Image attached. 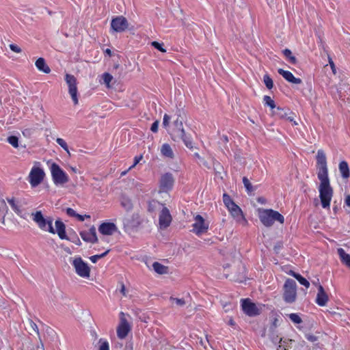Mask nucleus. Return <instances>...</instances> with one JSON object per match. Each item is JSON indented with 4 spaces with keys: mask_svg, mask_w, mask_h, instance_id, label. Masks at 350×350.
I'll list each match as a JSON object with an SVG mask.
<instances>
[{
    "mask_svg": "<svg viewBox=\"0 0 350 350\" xmlns=\"http://www.w3.org/2000/svg\"><path fill=\"white\" fill-rule=\"evenodd\" d=\"M109 252V250H107L106 252L100 254L92 256L90 257V260H91L92 262L96 263L99 259L105 257Z\"/></svg>",
    "mask_w": 350,
    "mask_h": 350,
    "instance_id": "40",
    "label": "nucleus"
},
{
    "mask_svg": "<svg viewBox=\"0 0 350 350\" xmlns=\"http://www.w3.org/2000/svg\"><path fill=\"white\" fill-rule=\"evenodd\" d=\"M10 46V49L13 51V52H15V53H19L21 52V49L17 45L14 44H10L9 45Z\"/></svg>",
    "mask_w": 350,
    "mask_h": 350,
    "instance_id": "51",
    "label": "nucleus"
},
{
    "mask_svg": "<svg viewBox=\"0 0 350 350\" xmlns=\"http://www.w3.org/2000/svg\"><path fill=\"white\" fill-rule=\"evenodd\" d=\"M65 80L68 86V92L72 98L74 105H76L79 103L77 79L72 75L66 74L65 76Z\"/></svg>",
    "mask_w": 350,
    "mask_h": 350,
    "instance_id": "8",
    "label": "nucleus"
},
{
    "mask_svg": "<svg viewBox=\"0 0 350 350\" xmlns=\"http://www.w3.org/2000/svg\"><path fill=\"white\" fill-rule=\"evenodd\" d=\"M339 171L343 178H347L349 177V167L346 161H343L339 163Z\"/></svg>",
    "mask_w": 350,
    "mask_h": 350,
    "instance_id": "25",
    "label": "nucleus"
},
{
    "mask_svg": "<svg viewBox=\"0 0 350 350\" xmlns=\"http://www.w3.org/2000/svg\"><path fill=\"white\" fill-rule=\"evenodd\" d=\"M105 53H107L109 55H111V50L109 49H107L105 50Z\"/></svg>",
    "mask_w": 350,
    "mask_h": 350,
    "instance_id": "64",
    "label": "nucleus"
},
{
    "mask_svg": "<svg viewBox=\"0 0 350 350\" xmlns=\"http://www.w3.org/2000/svg\"><path fill=\"white\" fill-rule=\"evenodd\" d=\"M223 201L227 208L235 204L231 198L226 193H224L223 195Z\"/></svg>",
    "mask_w": 350,
    "mask_h": 350,
    "instance_id": "34",
    "label": "nucleus"
},
{
    "mask_svg": "<svg viewBox=\"0 0 350 350\" xmlns=\"http://www.w3.org/2000/svg\"><path fill=\"white\" fill-rule=\"evenodd\" d=\"M98 230L102 234L112 235L117 230V227L113 223H103Z\"/></svg>",
    "mask_w": 350,
    "mask_h": 350,
    "instance_id": "19",
    "label": "nucleus"
},
{
    "mask_svg": "<svg viewBox=\"0 0 350 350\" xmlns=\"http://www.w3.org/2000/svg\"><path fill=\"white\" fill-rule=\"evenodd\" d=\"M329 64H330V66H331V68H332L333 72H335V67H334V62L332 61H329Z\"/></svg>",
    "mask_w": 350,
    "mask_h": 350,
    "instance_id": "62",
    "label": "nucleus"
},
{
    "mask_svg": "<svg viewBox=\"0 0 350 350\" xmlns=\"http://www.w3.org/2000/svg\"><path fill=\"white\" fill-rule=\"evenodd\" d=\"M291 275L294 278H295L301 285L304 286L307 288H309L310 282L306 278L302 277L300 274L295 273V272H292Z\"/></svg>",
    "mask_w": 350,
    "mask_h": 350,
    "instance_id": "32",
    "label": "nucleus"
},
{
    "mask_svg": "<svg viewBox=\"0 0 350 350\" xmlns=\"http://www.w3.org/2000/svg\"><path fill=\"white\" fill-rule=\"evenodd\" d=\"M152 268L159 274H165L167 272V267L158 262H154L152 264Z\"/></svg>",
    "mask_w": 350,
    "mask_h": 350,
    "instance_id": "29",
    "label": "nucleus"
},
{
    "mask_svg": "<svg viewBox=\"0 0 350 350\" xmlns=\"http://www.w3.org/2000/svg\"><path fill=\"white\" fill-rule=\"evenodd\" d=\"M292 342H287L286 343L282 342L279 345L278 350H288L291 348V345Z\"/></svg>",
    "mask_w": 350,
    "mask_h": 350,
    "instance_id": "48",
    "label": "nucleus"
},
{
    "mask_svg": "<svg viewBox=\"0 0 350 350\" xmlns=\"http://www.w3.org/2000/svg\"><path fill=\"white\" fill-rule=\"evenodd\" d=\"M31 215L33 220L41 230L55 234V229L53 227V219L51 217L44 218L41 211H36L32 213Z\"/></svg>",
    "mask_w": 350,
    "mask_h": 350,
    "instance_id": "4",
    "label": "nucleus"
},
{
    "mask_svg": "<svg viewBox=\"0 0 350 350\" xmlns=\"http://www.w3.org/2000/svg\"><path fill=\"white\" fill-rule=\"evenodd\" d=\"M228 325L234 326L235 325V323L232 319H230L228 321Z\"/></svg>",
    "mask_w": 350,
    "mask_h": 350,
    "instance_id": "63",
    "label": "nucleus"
},
{
    "mask_svg": "<svg viewBox=\"0 0 350 350\" xmlns=\"http://www.w3.org/2000/svg\"><path fill=\"white\" fill-rule=\"evenodd\" d=\"M288 317L294 323L299 324L302 322L301 317L296 313H291L288 314Z\"/></svg>",
    "mask_w": 350,
    "mask_h": 350,
    "instance_id": "42",
    "label": "nucleus"
},
{
    "mask_svg": "<svg viewBox=\"0 0 350 350\" xmlns=\"http://www.w3.org/2000/svg\"><path fill=\"white\" fill-rule=\"evenodd\" d=\"M151 45L154 46L155 49H158L162 53H165L166 50L163 48V44L159 43L157 41H154L151 43Z\"/></svg>",
    "mask_w": 350,
    "mask_h": 350,
    "instance_id": "45",
    "label": "nucleus"
},
{
    "mask_svg": "<svg viewBox=\"0 0 350 350\" xmlns=\"http://www.w3.org/2000/svg\"><path fill=\"white\" fill-rule=\"evenodd\" d=\"M271 338L273 343H274L275 345H280L282 342L286 343L287 342L293 341L291 339L280 338L278 336H275L273 334L271 336Z\"/></svg>",
    "mask_w": 350,
    "mask_h": 350,
    "instance_id": "33",
    "label": "nucleus"
},
{
    "mask_svg": "<svg viewBox=\"0 0 350 350\" xmlns=\"http://www.w3.org/2000/svg\"><path fill=\"white\" fill-rule=\"evenodd\" d=\"M56 142L64 150L69 153L68 147L66 142L62 138H57Z\"/></svg>",
    "mask_w": 350,
    "mask_h": 350,
    "instance_id": "44",
    "label": "nucleus"
},
{
    "mask_svg": "<svg viewBox=\"0 0 350 350\" xmlns=\"http://www.w3.org/2000/svg\"><path fill=\"white\" fill-rule=\"evenodd\" d=\"M170 116L167 114H165L163 116V126L165 128H167L169 126V123L170 121Z\"/></svg>",
    "mask_w": 350,
    "mask_h": 350,
    "instance_id": "49",
    "label": "nucleus"
},
{
    "mask_svg": "<svg viewBox=\"0 0 350 350\" xmlns=\"http://www.w3.org/2000/svg\"><path fill=\"white\" fill-rule=\"evenodd\" d=\"M8 142L14 148H17L18 146V138L16 136H10L8 138Z\"/></svg>",
    "mask_w": 350,
    "mask_h": 350,
    "instance_id": "43",
    "label": "nucleus"
},
{
    "mask_svg": "<svg viewBox=\"0 0 350 350\" xmlns=\"http://www.w3.org/2000/svg\"><path fill=\"white\" fill-rule=\"evenodd\" d=\"M273 113L281 118H286L288 115L287 113L284 111L283 109H281L280 107H278L276 111H274Z\"/></svg>",
    "mask_w": 350,
    "mask_h": 350,
    "instance_id": "46",
    "label": "nucleus"
},
{
    "mask_svg": "<svg viewBox=\"0 0 350 350\" xmlns=\"http://www.w3.org/2000/svg\"><path fill=\"white\" fill-rule=\"evenodd\" d=\"M120 321L117 327V335L120 339H124L127 336L128 333L131 330V327L125 319L124 313L121 312L120 313Z\"/></svg>",
    "mask_w": 350,
    "mask_h": 350,
    "instance_id": "11",
    "label": "nucleus"
},
{
    "mask_svg": "<svg viewBox=\"0 0 350 350\" xmlns=\"http://www.w3.org/2000/svg\"><path fill=\"white\" fill-rule=\"evenodd\" d=\"M112 29L116 32H122L128 28V21L124 16H117L111 23Z\"/></svg>",
    "mask_w": 350,
    "mask_h": 350,
    "instance_id": "14",
    "label": "nucleus"
},
{
    "mask_svg": "<svg viewBox=\"0 0 350 350\" xmlns=\"http://www.w3.org/2000/svg\"><path fill=\"white\" fill-rule=\"evenodd\" d=\"M243 183L244 185V187L248 193H251L254 191V188L252 187V185L250 182L249 179L247 177L243 178Z\"/></svg>",
    "mask_w": 350,
    "mask_h": 350,
    "instance_id": "35",
    "label": "nucleus"
},
{
    "mask_svg": "<svg viewBox=\"0 0 350 350\" xmlns=\"http://www.w3.org/2000/svg\"><path fill=\"white\" fill-rule=\"evenodd\" d=\"M161 152L163 156L172 159L174 158V152L171 146L168 144H164L161 146Z\"/></svg>",
    "mask_w": 350,
    "mask_h": 350,
    "instance_id": "27",
    "label": "nucleus"
},
{
    "mask_svg": "<svg viewBox=\"0 0 350 350\" xmlns=\"http://www.w3.org/2000/svg\"><path fill=\"white\" fill-rule=\"evenodd\" d=\"M103 83L107 88H110V82L113 79V76L108 72H105L102 76Z\"/></svg>",
    "mask_w": 350,
    "mask_h": 350,
    "instance_id": "37",
    "label": "nucleus"
},
{
    "mask_svg": "<svg viewBox=\"0 0 350 350\" xmlns=\"http://www.w3.org/2000/svg\"><path fill=\"white\" fill-rule=\"evenodd\" d=\"M284 55L286 58V59L293 64H296L297 63V59L296 57L293 55L292 52L290 49H286L283 50L282 51Z\"/></svg>",
    "mask_w": 350,
    "mask_h": 350,
    "instance_id": "31",
    "label": "nucleus"
},
{
    "mask_svg": "<svg viewBox=\"0 0 350 350\" xmlns=\"http://www.w3.org/2000/svg\"><path fill=\"white\" fill-rule=\"evenodd\" d=\"M263 101L265 105L269 107L271 109H273L275 108V102L269 96H265Z\"/></svg>",
    "mask_w": 350,
    "mask_h": 350,
    "instance_id": "36",
    "label": "nucleus"
},
{
    "mask_svg": "<svg viewBox=\"0 0 350 350\" xmlns=\"http://www.w3.org/2000/svg\"><path fill=\"white\" fill-rule=\"evenodd\" d=\"M305 337L307 340L312 342L317 340V337L312 334H306Z\"/></svg>",
    "mask_w": 350,
    "mask_h": 350,
    "instance_id": "52",
    "label": "nucleus"
},
{
    "mask_svg": "<svg viewBox=\"0 0 350 350\" xmlns=\"http://www.w3.org/2000/svg\"><path fill=\"white\" fill-rule=\"evenodd\" d=\"M80 236L84 241L95 243L98 241L96 228L93 226L88 230L80 232Z\"/></svg>",
    "mask_w": 350,
    "mask_h": 350,
    "instance_id": "15",
    "label": "nucleus"
},
{
    "mask_svg": "<svg viewBox=\"0 0 350 350\" xmlns=\"http://www.w3.org/2000/svg\"><path fill=\"white\" fill-rule=\"evenodd\" d=\"M297 296L296 282L291 279L286 280L284 285V299L286 302L293 303L295 301Z\"/></svg>",
    "mask_w": 350,
    "mask_h": 350,
    "instance_id": "6",
    "label": "nucleus"
},
{
    "mask_svg": "<svg viewBox=\"0 0 350 350\" xmlns=\"http://www.w3.org/2000/svg\"><path fill=\"white\" fill-rule=\"evenodd\" d=\"M99 342L100 343L99 350H109V345L107 341L100 339Z\"/></svg>",
    "mask_w": 350,
    "mask_h": 350,
    "instance_id": "47",
    "label": "nucleus"
},
{
    "mask_svg": "<svg viewBox=\"0 0 350 350\" xmlns=\"http://www.w3.org/2000/svg\"><path fill=\"white\" fill-rule=\"evenodd\" d=\"M172 216L169 209L167 207L163 206L159 213V224L160 228H167L172 222Z\"/></svg>",
    "mask_w": 350,
    "mask_h": 350,
    "instance_id": "13",
    "label": "nucleus"
},
{
    "mask_svg": "<svg viewBox=\"0 0 350 350\" xmlns=\"http://www.w3.org/2000/svg\"><path fill=\"white\" fill-rule=\"evenodd\" d=\"M45 176L44 170L36 166H33L29 174V182L32 187H36L41 183Z\"/></svg>",
    "mask_w": 350,
    "mask_h": 350,
    "instance_id": "7",
    "label": "nucleus"
},
{
    "mask_svg": "<svg viewBox=\"0 0 350 350\" xmlns=\"http://www.w3.org/2000/svg\"><path fill=\"white\" fill-rule=\"evenodd\" d=\"M317 176L320 180L319 187V197L323 208H327L330 206L333 196V189L330 186L328 177L327 159L323 150H319L317 154Z\"/></svg>",
    "mask_w": 350,
    "mask_h": 350,
    "instance_id": "1",
    "label": "nucleus"
},
{
    "mask_svg": "<svg viewBox=\"0 0 350 350\" xmlns=\"http://www.w3.org/2000/svg\"><path fill=\"white\" fill-rule=\"evenodd\" d=\"M242 309L243 312L249 316H255L258 314V309L254 303H252L247 299H244L242 301Z\"/></svg>",
    "mask_w": 350,
    "mask_h": 350,
    "instance_id": "17",
    "label": "nucleus"
},
{
    "mask_svg": "<svg viewBox=\"0 0 350 350\" xmlns=\"http://www.w3.org/2000/svg\"><path fill=\"white\" fill-rule=\"evenodd\" d=\"M144 221V219L138 213H135L131 215H128L124 219V224L129 228H135L139 227Z\"/></svg>",
    "mask_w": 350,
    "mask_h": 350,
    "instance_id": "12",
    "label": "nucleus"
},
{
    "mask_svg": "<svg viewBox=\"0 0 350 350\" xmlns=\"http://www.w3.org/2000/svg\"><path fill=\"white\" fill-rule=\"evenodd\" d=\"M70 263L73 266L76 273L81 278H87L90 277V269L88 265L83 259L78 256L70 258Z\"/></svg>",
    "mask_w": 350,
    "mask_h": 350,
    "instance_id": "5",
    "label": "nucleus"
},
{
    "mask_svg": "<svg viewBox=\"0 0 350 350\" xmlns=\"http://www.w3.org/2000/svg\"><path fill=\"white\" fill-rule=\"evenodd\" d=\"M0 202L2 204V206H3L1 211L3 213V219L1 220V223L4 224L5 223V217L8 214L9 209H8V207L7 206V205L5 204V201L4 199H1L0 200Z\"/></svg>",
    "mask_w": 350,
    "mask_h": 350,
    "instance_id": "41",
    "label": "nucleus"
},
{
    "mask_svg": "<svg viewBox=\"0 0 350 350\" xmlns=\"http://www.w3.org/2000/svg\"><path fill=\"white\" fill-rule=\"evenodd\" d=\"M177 137H180L183 139V141L185 143V146L188 148H189V149H192L193 148V142H192L191 137L190 136L187 135L186 133H185V131H184V134L183 135L179 134Z\"/></svg>",
    "mask_w": 350,
    "mask_h": 350,
    "instance_id": "30",
    "label": "nucleus"
},
{
    "mask_svg": "<svg viewBox=\"0 0 350 350\" xmlns=\"http://www.w3.org/2000/svg\"><path fill=\"white\" fill-rule=\"evenodd\" d=\"M66 212L67 215L70 217H77V215H78V213H77L76 211L71 208H67L66 210Z\"/></svg>",
    "mask_w": 350,
    "mask_h": 350,
    "instance_id": "50",
    "label": "nucleus"
},
{
    "mask_svg": "<svg viewBox=\"0 0 350 350\" xmlns=\"http://www.w3.org/2000/svg\"><path fill=\"white\" fill-rule=\"evenodd\" d=\"M338 254L342 262L350 268V255L347 254L342 248L338 249Z\"/></svg>",
    "mask_w": 350,
    "mask_h": 350,
    "instance_id": "24",
    "label": "nucleus"
},
{
    "mask_svg": "<svg viewBox=\"0 0 350 350\" xmlns=\"http://www.w3.org/2000/svg\"><path fill=\"white\" fill-rule=\"evenodd\" d=\"M192 231L198 236L206 232L208 229V223L200 215L194 217V223L192 225Z\"/></svg>",
    "mask_w": 350,
    "mask_h": 350,
    "instance_id": "9",
    "label": "nucleus"
},
{
    "mask_svg": "<svg viewBox=\"0 0 350 350\" xmlns=\"http://www.w3.org/2000/svg\"><path fill=\"white\" fill-rule=\"evenodd\" d=\"M120 204L126 211H130L133 208V203L131 199L126 196L121 198Z\"/></svg>",
    "mask_w": 350,
    "mask_h": 350,
    "instance_id": "28",
    "label": "nucleus"
},
{
    "mask_svg": "<svg viewBox=\"0 0 350 350\" xmlns=\"http://www.w3.org/2000/svg\"><path fill=\"white\" fill-rule=\"evenodd\" d=\"M258 215L261 223L266 227H271L275 221L284 222V217L279 212L273 209L258 208Z\"/></svg>",
    "mask_w": 350,
    "mask_h": 350,
    "instance_id": "2",
    "label": "nucleus"
},
{
    "mask_svg": "<svg viewBox=\"0 0 350 350\" xmlns=\"http://www.w3.org/2000/svg\"><path fill=\"white\" fill-rule=\"evenodd\" d=\"M55 227L56 230H55V233L57 232L61 239H67L68 238L66 234V227L64 224L59 220H57L55 221Z\"/></svg>",
    "mask_w": 350,
    "mask_h": 350,
    "instance_id": "22",
    "label": "nucleus"
},
{
    "mask_svg": "<svg viewBox=\"0 0 350 350\" xmlns=\"http://www.w3.org/2000/svg\"><path fill=\"white\" fill-rule=\"evenodd\" d=\"M90 215H79V214H78V215H77V218L79 221H84L85 218H90Z\"/></svg>",
    "mask_w": 350,
    "mask_h": 350,
    "instance_id": "56",
    "label": "nucleus"
},
{
    "mask_svg": "<svg viewBox=\"0 0 350 350\" xmlns=\"http://www.w3.org/2000/svg\"><path fill=\"white\" fill-rule=\"evenodd\" d=\"M52 180L55 185H63L69 181L68 174L55 163L50 166Z\"/></svg>",
    "mask_w": 350,
    "mask_h": 350,
    "instance_id": "3",
    "label": "nucleus"
},
{
    "mask_svg": "<svg viewBox=\"0 0 350 350\" xmlns=\"http://www.w3.org/2000/svg\"><path fill=\"white\" fill-rule=\"evenodd\" d=\"M170 300L172 303H175V304L179 307H183L186 304V301L184 299L170 297Z\"/></svg>",
    "mask_w": 350,
    "mask_h": 350,
    "instance_id": "39",
    "label": "nucleus"
},
{
    "mask_svg": "<svg viewBox=\"0 0 350 350\" xmlns=\"http://www.w3.org/2000/svg\"><path fill=\"white\" fill-rule=\"evenodd\" d=\"M263 81H264L265 85L269 90H271L273 88V82L272 79L269 75H265L263 77Z\"/></svg>",
    "mask_w": 350,
    "mask_h": 350,
    "instance_id": "38",
    "label": "nucleus"
},
{
    "mask_svg": "<svg viewBox=\"0 0 350 350\" xmlns=\"http://www.w3.org/2000/svg\"><path fill=\"white\" fill-rule=\"evenodd\" d=\"M278 72L291 83L300 84L302 82L300 78L294 77V75L290 71L284 70L282 68H279L278 70Z\"/></svg>",
    "mask_w": 350,
    "mask_h": 350,
    "instance_id": "18",
    "label": "nucleus"
},
{
    "mask_svg": "<svg viewBox=\"0 0 350 350\" xmlns=\"http://www.w3.org/2000/svg\"><path fill=\"white\" fill-rule=\"evenodd\" d=\"M232 217L236 220V221L245 224L247 223L245 218L243 215L241 209L236 204L228 208Z\"/></svg>",
    "mask_w": 350,
    "mask_h": 350,
    "instance_id": "16",
    "label": "nucleus"
},
{
    "mask_svg": "<svg viewBox=\"0 0 350 350\" xmlns=\"http://www.w3.org/2000/svg\"><path fill=\"white\" fill-rule=\"evenodd\" d=\"M30 325H31V328L38 334H39V329H38V327L37 326V325L33 322L32 321H30Z\"/></svg>",
    "mask_w": 350,
    "mask_h": 350,
    "instance_id": "55",
    "label": "nucleus"
},
{
    "mask_svg": "<svg viewBox=\"0 0 350 350\" xmlns=\"http://www.w3.org/2000/svg\"><path fill=\"white\" fill-rule=\"evenodd\" d=\"M142 159V156L135 157L134 158V163L129 168V170L133 168Z\"/></svg>",
    "mask_w": 350,
    "mask_h": 350,
    "instance_id": "53",
    "label": "nucleus"
},
{
    "mask_svg": "<svg viewBox=\"0 0 350 350\" xmlns=\"http://www.w3.org/2000/svg\"><path fill=\"white\" fill-rule=\"evenodd\" d=\"M345 203L347 206L350 207V195L345 196Z\"/></svg>",
    "mask_w": 350,
    "mask_h": 350,
    "instance_id": "58",
    "label": "nucleus"
},
{
    "mask_svg": "<svg viewBox=\"0 0 350 350\" xmlns=\"http://www.w3.org/2000/svg\"><path fill=\"white\" fill-rule=\"evenodd\" d=\"M174 178L171 173H165L161 176L159 180V191L167 192L173 188Z\"/></svg>",
    "mask_w": 350,
    "mask_h": 350,
    "instance_id": "10",
    "label": "nucleus"
},
{
    "mask_svg": "<svg viewBox=\"0 0 350 350\" xmlns=\"http://www.w3.org/2000/svg\"><path fill=\"white\" fill-rule=\"evenodd\" d=\"M7 202L10 205L12 209L18 215H21L22 214V208L20 202L16 200L14 197L7 198Z\"/></svg>",
    "mask_w": 350,
    "mask_h": 350,
    "instance_id": "21",
    "label": "nucleus"
},
{
    "mask_svg": "<svg viewBox=\"0 0 350 350\" xmlns=\"http://www.w3.org/2000/svg\"><path fill=\"white\" fill-rule=\"evenodd\" d=\"M36 68L42 71L46 74H48L51 72L50 68L47 66V64L45 62V60L42 57L38 58L36 63Z\"/></svg>",
    "mask_w": 350,
    "mask_h": 350,
    "instance_id": "23",
    "label": "nucleus"
},
{
    "mask_svg": "<svg viewBox=\"0 0 350 350\" xmlns=\"http://www.w3.org/2000/svg\"><path fill=\"white\" fill-rule=\"evenodd\" d=\"M158 126H159V122L158 121L154 122L151 126L150 130L154 133L157 132Z\"/></svg>",
    "mask_w": 350,
    "mask_h": 350,
    "instance_id": "54",
    "label": "nucleus"
},
{
    "mask_svg": "<svg viewBox=\"0 0 350 350\" xmlns=\"http://www.w3.org/2000/svg\"><path fill=\"white\" fill-rule=\"evenodd\" d=\"M120 293L122 294L123 296H126V291L124 284H121Z\"/></svg>",
    "mask_w": 350,
    "mask_h": 350,
    "instance_id": "57",
    "label": "nucleus"
},
{
    "mask_svg": "<svg viewBox=\"0 0 350 350\" xmlns=\"http://www.w3.org/2000/svg\"><path fill=\"white\" fill-rule=\"evenodd\" d=\"M328 301V296L323 287L319 285L318 287V293L316 299V303L320 306H324Z\"/></svg>",
    "mask_w": 350,
    "mask_h": 350,
    "instance_id": "20",
    "label": "nucleus"
},
{
    "mask_svg": "<svg viewBox=\"0 0 350 350\" xmlns=\"http://www.w3.org/2000/svg\"><path fill=\"white\" fill-rule=\"evenodd\" d=\"M286 119H287L288 121H290V122H293V125H297V122L294 120V118H293V117H292V116H287Z\"/></svg>",
    "mask_w": 350,
    "mask_h": 350,
    "instance_id": "59",
    "label": "nucleus"
},
{
    "mask_svg": "<svg viewBox=\"0 0 350 350\" xmlns=\"http://www.w3.org/2000/svg\"><path fill=\"white\" fill-rule=\"evenodd\" d=\"M152 204H153L154 206H156V205L160 206L161 205L159 202L154 201V202H152V203L150 204V205H149V210H150V207H151Z\"/></svg>",
    "mask_w": 350,
    "mask_h": 350,
    "instance_id": "61",
    "label": "nucleus"
},
{
    "mask_svg": "<svg viewBox=\"0 0 350 350\" xmlns=\"http://www.w3.org/2000/svg\"><path fill=\"white\" fill-rule=\"evenodd\" d=\"M174 134L176 135V136H178L179 134H182L183 135L184 134V129H183V121L181 120H179L178 118H177L174 122Z\"/></svg>",
    "mask_w": 350,
    "mask_h": 350,
    "instance_id": "26",
    "label": "nucleus"
},
{
    "mask_svg": "<svg viewBox=\"0 0 350 350\" xmlns=\"http://www.w3.org/2000/svg\"><path fill=\"white\" fill-rule=\"evenodd\" d=\"M195 157H197L200 161V162H202L204 165H206V162L204 161V159L200 156V154L198 153H195L194 154Z\"/></svg>",
    "mask_w": 350,
    "mask_h": 350,
    "instance_id": "60",
    "label": "nucleus"
}]
</instances>
